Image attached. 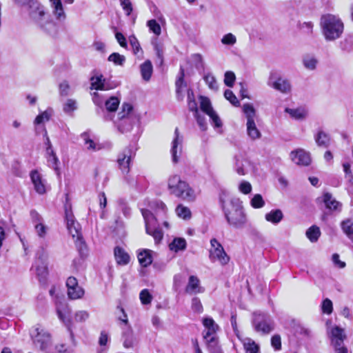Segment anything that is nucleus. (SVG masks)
Listing matches in <instances>:
<instances>
[{"label":"nucleus","mask_w":353,"mask_h":353,"mask_svg":"<svg viewBox=\"0 0 353 353\" xmlns=\"http://www.w3.org/2000/svg\"><path fill=\"white\" fill-rule=\"evenodd\" d=\"M27 7L30 19L40 31L52 38L58 35V26L43 5L37 0H29Z\"/></svg>","instance_id":"1"},{"label":"nucleus","mask_w":353,"mask_h":353,"mask_svg":"<svg viewBox=\"0 0 353 353\" xmlns=\"http://www.w3.org/2000/svg\"><path fill=\"white\" fill-rule=\"evenodd\" d=\"M220 202L228 224L236 229L243 228L247 223V216L240 199L236 197L224 199L221 196Z\"/></svg>","instance_id":"2"},{"label":"nucleus","mask_w":353,"mask_h":353,"mask_svg":"<svg viewBox=\"0 0 353 353\" xmlns=\"http://www.w3.org/2000/svg\"><path fill=\"white\" fill-rule=\"evenodd\" d=\"M168 189L171 194L185 201H195L196 194L190 185L178 174L171 175L168 179Z\"/></svg>","instance_id":"3"},{"label":"nucleus","mask_w":353,"mask_h":353,"mask_svg":"<svg viewBox=\"0 0 353 353\" xmlns=\"http://www.w3.org/2000/svg\"><path fill=\"white\" fill-rule=\"evenodd\" d=\"M322 32L327 41L339 39L343 32V23L341 20L333 14H325L321 19Z\"/></svg>","instance_id":"4"},{"label":"nucleus","mask_w":353,"mask_h":353,"mask_svg":"<svg viewBox=\"0 0 353 353\" xmlns=\"http://www.w3.org/2000/svg\"><path fill=\"white\" fill-rule=\"evenodd\" d=\"M30 336L35 347L46 353H56L51 351L52 339L50 334L40 325H35L30 332Z\"/></svg>","instance_id":"5"},{"label":"nucleus","mask_w":353,"mask_h":353,"mask_svg":"<svg viewBox=\"0 0 353 353\" xmlns=\"http://www.w3.org/2000/svg\"><path fill=\"white\" fill-rule=\"evenodd\" d=\"M252 316V325L256 332L267 334L274 330V323L269 314L255 312Z\"/></svg>","instance_id":"6"},{"label":"nucleus","mask_w":353,"mask_h":353,"mask_svg":"<svg viewBox=\"0 0 353 353\" xmlns=\"http://www.w3.org/2000/svg\"><path fill=\"white\" fill-rule=\"evenodd\" d=\"M141 213L145 221L146 233L154 238L155 243H159L162 240L163 234L157 227V218L149 210L142 209Z\"/></svg>","instance_id":"7"},{"label":"nucleus","mask_w":353,"mask_h":353,"mask_svg":"<svg viewBox=\"0 0 353 353\" xmlns=\"http://www.w3.org/2000/svg\"><path fill=\"white\" fill-rule=\"evenodd\" d=\"M243 111L247 119L246 130L248 137L252 140L260 139L261 133L257 128L254 121V118L256 117V110L254 108L250 103H245L243 105Z\"/></svg>","instance_id":"8"},{"label":"nucleus","mask_w":353,"mask_h":353,"mask_svg":"<svg viewBox=\"0 0 353 353\" xmlns=\"http://www.w3.org/2000/svg\"><path fill=\"white\" fill-rule=\"evenodd\" d=\"M132 105L128 103L122 105V110L118 114L119 121L117 124L118 130L122 132H128L132 128L134 118L132 117Z\"/></svg>","instance_id":"9"},{"label":"nucleus","mask_w":353,"mask_h":353,"mask_svg":"<svg viewBox=\"0 0 353 353\" xmlns=\"http://www.w3.org/2000/svg\"><path fill=\"white\" fill-rule=\"evenodd\" d=\"M210 260L212 261H218L221 265L227 264L230 261V257L225 252L221 244L216 239H212L210 240Z\"/></svg>","instance_id":"10"},{"label":"nucleus","mask_w":353,"mask_h":353,"mask_svg":"<svg viewBox=\"0 0 353 353\" xmlns=\"http://www.w3.org/2000/svg\"><path fill=\"white\" fill-rule=\"evenodd\" d=\"M65 214L68 232L72 235L73 239L75 237L77 238L76 241L79 242L81 245H84V242L83 241L82 235L80 231L79 224L75 221L71 210L65 208Z\"/></svg>","instance_id":"11"},{"label":"nucleus","mask_w":353,"mask_h":353,"mask_svg":"<svg viewBox=\"0 0 353 353\" xmlns=\"http://www.w3.org/2000/svg\"><path fill=\"white\" fill-rule=\"evenodd\" d=\"M135 155L130 146L126 147L118 155L117 163L119 167L123 174H128L130 170L132 159Z\"/></svg>","instance_id":"12"},{"label":"nucleus","mask_w":353,"mask_h":353,"mask_svg":"<svg viewBox=\"0 0 353 353\" xmlns=\"http://www.w3.org/2000/svg\"><path fill=\"white\" fill-rule=\"evenodd\" d=\"M33 267L35 268L37 276L40 282H44L48 274L47 258L48 256L44 250L41 254L37 253Z\"/></svg>","instance_id":"13"},{"label":"nucleus","mask_w":353,"mask_h":353,"mask_svg":"<svg viewBox=\"0 0 353 353\" xmlns=\"http://www.w3.org/2000/svg\"><path fill=\"white\" fill-rule=\"evenodd\" d=\"M183 140V136L180 135L179 128H176L170 150L172 161L174 163H177L179 161L182 154Z\"/></svg>","instance_id":"14"},{"label":"nucleus","mask_w":353,"mask_h":353,"mask_svg":"<svg viewBox=\"0 0 353 353\" xmlns=\"http://www.w3.org/2000/svg\"><path fill=\"white\" fill-rule=\"evenodd\" d=\"M68 295L70 299H81L84 294L83 289L79 285L77 279L74 276H70L66 281Z\"/></svg>","instance_id":"15"},{"label":"nucleus","mask_w":353,"mask_h":353,"mask_svg":"<svg viewBox=\"0 0 353 353\" xmlns=\"http://www.w3.org/2000/svg\"><path fill=\"white\" fill-rule=\"evenodd\" d=\"M268 85L283 93H288L291 89L290 83L287 79L276 77L275 74H271L268 81Z\"/></svg>","instance_id":"16"},{"label":"nucleus","mask_w":353,"mask_h":353,"mask_svg":"<svg viewBox=\"0 0 353 353\" xmlns=\"http://www.w3.org/2000/svg\"><path fill=\"white\" fill-rule=\"evenodd\" d=\"M290 157L292 161L297 165H308L311 162L310 153L303 149L292 151Z\"/></svg>","instance_id":"17"},{"label":"nucleus","mask_w":353,"mask_h":353,"mask_svg":"<svg viewBox=\"0 0 353 353\" xmlns=\"http://www.w3.org/2000/svg\"><path fill=\"white\" fill-rule=\"evenodd\" d=\"M329 336L332 346L344 344L343 341L346 338L344 330L339 326H334L330 330Z\"/></svg>","instance_id":"18"},{"label":"nucleus","mask_w":353,"mask_h":353,"mask_svg":"<svg viewBox=\"0 0 353 353\" xmlns=\"http://www.w3.org/2000/svg\"><path fill=\"white\" fill-rule=\"evenodd\" d=\"M50 7L53 16L56 20L63 22L66 19V14L63 10V4L61 0H51L50 1Z\"/></svg>","instance_id":"19"},{"label":"nucleus","mask_w":353,"mask_h":353,"mask_svg":"<svg viewBox=\"0 0 353 353\" xmlns=\"http://www.w3.org/2000/svg\"><path fill=\"white\" fill-rule=\"evenodd\" d=\"M203 324L207 329L206 331L203 332L204 339H208L212 336H216V332L219 330V327L212 318H204L203 320Z\"/></svg>","instance_id":"20"},{"label":"nucleus","mask_w":353,"mask_h":353,"mask_svg":"<svg viewBox=\"0 0 353 353\" xmlns=\"http://www.w3.org/2000/svg\"><path fill=\"white\" fill-rule=\"evenodd\" d=\"M30 178L36 192L40 194H44L46 192L45 181L39 172L32 170L30 172Z\"/></svg>","instance_id":"21"},{"label":"nucleus","mask_w":353,"mask_h":353,"mask_svg":"<svg viewBox=\"0 0 353 353\" xmlns=\"http://www.w3.org/2000/svg\"><path fill=\"white\" fill-rule=\"evenodd\" d=\"M323 202L327 209L331 211H341L342 204L337 201L329 192H325L323 195Z\"/></svg>","instance_id":"22"},{"label":"nucleus","mask_w":353,"mask_h":353,"mask_svg":"<svg viewBox=\"0 0 353 353\" xmlns=\"http://www.w3.org/2000/svg\"><path fill=\"white\" fill-rule=\"evenodd\" d=\"M91 87L90 89L97 90H108L112 88L105 82V79L102 74L92 77L90 78Z\"/></svg>","instance_id":"23"},{"label":"nucleus","mask_w":353,"mask_h":353,"mask_svg":"<svg viewBox=\"0 0 353 353\" xmlns=\"http://www.w3.org/2000/svg\"><path fill=\"white\" fill-rule=\"evenodd\" d=\"M199 283V279L196 276H190L189 277L188 283L185 288V292L190 294L203 292L204 290L200 287Z\"/></svg>","instance_id":"24"},{"label":"nucleus","mask_w":353,"mask_h":353,"mask_svg":"<svg viewBox=\"0 0 353 353\" xmlns=\"http://www.w3.org/2000/svg\"><path fill=\"white\" fill-rule=\"evenodd\" d=\"M114 255L117 263L121 265H125L130 262L129 254L121 247L117 246L114 250Z\"/></svg>","instance_id":"25"},{"label":"nucleus","mask_w":353,"mask_h":353,"mask_svg":"<svg viewBox=\"0 0 353 353\" xmlns=\"http://www.w3.org/2000/svg\"><path fill=\"white\" fill-rule=\"evenodd\" d=\"M314 140L319 147L327 148L330 145V137L323 130H319L314 135Z\"/></svg>","instance_id":"26"},{"label":"nucleus","mask_w":353,"mask_h":353,"mask_svg":"<svg viewBox=\"0 0 353 353\" xmlns=\"http://www.w3.org/2000/svg\"><path fill=\"white\" fill-rule=\"evenodd\" d=\"M152 251L148 249L140 250L137 254L138 260L142 267L146 268L152 263Z\"/></svg>","instance_id":"27"},{"label":"nucleus","mask_w":353,"mask_h":353,"mask_svg":"<svg viewBox=\"0 0 353 353\" xmlns=\"http://www.w3.org/2000/svg\"><path fill=\"white\" fill-rule=\"evenodd\" d=\"M265 218L267 221L277 225L283 219V214L279 209L272 210L265 214Z\"/></svg>","instance_id":"28"},{"label":"nucleus","mask_w":353,"mask_h":353,"mask_svg":"<svg viewBox=\"0 0 353 353\" xmlns=\"http://www.w3.org/2000/svg\"><path fill=\"white\" fill-rule=\"evenodd\" d=\"M186 246H187V243H186V241L185 239L181 238V237H176L170 243L169 248L172 251L178 252L179 251L185 250L186 248Z\"/></svg>","instance_id":"29"},{"label":"nucleus","mask_w":353,"mask_h":353,"mask_svg":"<svg viewBox=\"0 0 353 353\" xmlns=\"http://www.w3.org/2000/svg\"><path fill=\"white\" fill-rule=\"evenodd\" d=\"M122 338L125 348H130L134 346L135 340L131 328L127 327L125 330L123 331Z\"/></svg>","instance_id":"30"},{"label":"nucleus","mask_w":353,"mask_h":353,"mask_svg":"<svg viewBox=\"0 0 353 353\" xmlns=\"http://www.w3.org/2000/svg\"><path fill=\"white\" fill-rule=\"evenodd\" d=\"M235 170L239 175H245L247 173L245 165L248 161L243 159L241 155H236L235 157Z\"/></svg>","instance_id":"31"},{"label":"nucleus","mask_w":353,"mask_h":353,"mask_svg":"<svg viewBox=\"0 0 353 353\" xmlns=\"http://www.w3.org/2000/svg\"><path fill=\"white\" fill-rule=\"evenodd\" d=\"M46 157L48 159V165L56 171L57 174H59V168H58L59 159H58L54 151L53 150V149L49 148L48 151H46Z\"/></svg>","instance_id":"32"},{"label":"nucleus","mask_w":353,"mask_h":353,"mask_svg":"<svg viewBox=\"0 0 353 353\" xmlns=\"http://www.w3.org/2000/svg\"><path fill=\"white\" fill-rule=\"evenodd\" d=\"M142 78L145 81H148L151 78L152 73V65L150 61L147 60L140 66Z\"/></svg>","instance_id":"33"},{"label":"nucleus","mask_w":353,"mask_h":353,"mask_svg":"<svg viewBox=\"0 0 353 353\" xmlns=\"http://www.w3.org/2000/svg\"><path fill=\"white\" fill-rule=\"evenodd\" d=\"M205 340L210 353H222L221 347L218 344L216 336H212L210 339Z\"/></svg>","instance_id":"34"},{"label":"nucleus","mask_w":353,"mask_h":353,"mask_svg":"<svg viewBox=\"0 0 353 353\" xmlns=\"http://www.w3.org/2000/svg\"><path fill=\"white\" fill-rule=\"evenodd\" d=\"M81 139L84 141V145L86 146L87 150L91 151H96L100 150V146L94 142L92 139L90 138V135L88 132H83L81 134Z\"/></svg>","instance_id":"35"},{"label":"nucleus","mask_w":353,"mask_h":353,"mask_svg":"<svg viewBox=\"0 0 353 353\" xmlns=\"http://www.w3.org/2000/svg\"><path fill=\"white\" fill-rule=\"evenodd\" d=\"M305 235L312 243L316 242L321 236L320 229L316 225H312L307 230Z\"/></svg>","instance_id":"36"},{"label":"nucleus","mask_w":353,"mask_h":353,"mask_svg":"<svg viewBox=\"0 0 353 353\" xmlns=\"http://www.w3.org/2000/svg\"><path fill=\"white\" fill-rule=\"evenodd\" d=\"M243 344L247 353H257L259 350V346L250 338L243 339Z\"/></svg>","instance_id":"37"},{"label":"nucleus","mask_w":353,"mask_h":353,"mask_svg":"<svg viewBox=\"0 0 353 353\" xmlns=\"http://www.w3.org/2000/svg\"><path fill=\"white\" fill-rule=\"evenodd\" d=\"M150 207L156 212L157 215L162 214L165 216L167 212V207L165 204L159 200H155L151 202Z\"/></svg>","instance_id":"38"},{"label":"nucleus","mask_w":353,"mask_h":353,"mask_svg":"<svg viewBox=\"0 0 353 353\" xmlns=\"http://www.w3.org/2000/svg\"><path fill=\"white\" fill-rule=\"evenodd\" d=\"M120 101L116 97H111L105 101V109L109 112H114L119 105Z\"/></svg>","instance_id":"39"},{"label":"nucleus","mask_w":353,"mask_h":353,"mask_svg":"<svg viewBox=\"0 0 353 353\" xmlns=\"http://www.w3.org/2000/svg\"><path fill=\"white\" fill-rule=\"evenodd\" d=\"M203 79L210 90L215 92L218 90L219 86L217 81L215 77L211 73L208 72L205 74L203 76Z\"/></svg>","instance_id":"40"},{"label":"nucleus","mask_w":353,"mask_h":353,"mask_svg":"<svg viewBox=\"0 0 353 353\" xmlns=\"http://www.w3.org/2000/svg\"><path fill=\"white\" fill-rule=\"evenodd\" d=\"M200 108L201 110L205 112L206 114H210L211 112H214L210 101L208 98L205 97H200Z\"/></svg>","instance_id":"41"},{"label":"nucleus","mask_w":353,"mask_h":353,"mask_svg":"<svg viewBox=\"0 0 353 353\" xmlns=\"http://www.w3.org/2000/svg\"><path fill=\"white\" fill-rule=\"evenodd\" d=\"M176 213L180 218L183 219H189L191 217L190 210L181 204H179L176 208Z\"/></svg>","instance_id":"42"},{"label":"nucleus","mask_w":353,"mask_h":353,"mask_svg":"<svg viewBox=\"0 0 353 353\" xmlns=\"http://www.w3.org/2000/svg\"><path fill=\"white\" fill-rule=\"evenodd\" d=\"M294 329L295 334L301 338H309L311 336V330L302 325H296Z\"/></svg>","instance_id":"43"},{"label":"nucleus","mask_w":353,"mask_h":353,"mask_svg":"<svg viewBox=\"0 0 353 353\" xmlns=\"http://www.w3.org/2000/svg\"><path fill=\"white\" fill-rule=\"evenodd\" d=\"M341 228L343 232L350 238L353 236V221L347 219L341 223Z\"/></svg>","instance_id":"44"},{"label":"nucleus","mask_w":353,"mask_h":353,"mask_svg":"<svg viewBox=\"0 0 353 353\" xmlns=\"http://www.w3.org/2000/svg\"><path fill=\"white\" fill-rule=\"evenodd\" d=\"M285 112H288L292 118L295 119H302L305 117L306 112L303 109H291L286 108Z\"/></svg>","instance_id":"45"},{"label":"nucleus","mask_w":353,"mask_h":353,"mask_svg":"<svg viewBox=\"0 0 353 353\" xmlns=\"http://www.w3.org/2000/svg\"><path fill=\"white\" fill-rule=\"evenodd\" d=\"M108 60L117 65H123L125 61V57L117 52H113L108 57Z\"/></svg>","instance_id":"46"},{"label":"nucleus","mask_w":353,"mask_h":353,"mask_svg":"<svg viewBox=\"0 0 353 353\" xmlns=\"http://www.w3.org/2000/svg\"><path fill=\"white\" fill-rule=\"evenodd\" d=\"M51 115H52V110L51 109L47 110L41 112V114H39L35 118L34 123L37 125H39V124L46 122V121H48L50 120Z\"/></svg>","instance_id":"47"},{"label":"nucleus","mask_w":353,"mask_h":353,"mask_svg":"<svg viewBox=\"0 0 353 353\" xmlns=\"http://www.w3.org/2000/svg\"><path fill=\"white\" fill-rule=\"evenodd\" d=\"M147 26L150 31L153 32L156 36H159L161 33V28L155 19L148 21Z\"/></svg>","instance_id":"48"},{"label":"nucleus","mask_w":353,"mask_h":353,"mask_svg":"<svg viewBox=\"0 0 353 353\" xmlns=\"http://www.w3.org/2000/svg\"><path fill=\"white\" fill-rule=\"evenodd\" d=\"M304 66L308 70H314L317 64V60L312 56H305L303 60Z\"/></svg>","instance_id":"49"},{"label":"nucleus","mask_w":353,"mask_h":353,"mask_svg":"<svg viewBox=\"0 0 353 353\" xmlns=\"http://www.w3.org/2000/svg\"><path fill=\"white\" fill-rule=\"evenodd\" d=\"M77 109V103L76 100L69 99L63 105V110L65 113H70Z\"/></svg>","instance_id":"50"},{"label":"nucleus","mask_w":353,"mask_h":353,"mask_svg":"<svg viewBox=\"0 0 353 353\" xmlns=\"http://www.w3.org/2000/svg\"><path fill=\"white\" fill-rule=\"evenodd\" d=\"M251 205L254 208H261L264 206L265 201L263 199V197L261 194H255L253 198L251 199Z\"/></svg>","instance_id":"51"},{"label":"nucleus","mask_w":353,"mask_h":353,"mask_svg":"<svg viewBox=\"0 0 353 353\" xmlns=\"http://www.w3.org/2000/svg\"><path fill=\"white\" fill-rule=\"evenodd\" d=\"M225 98L228 100L233 105L238 107L240 105V102L234 94L233 92L230 90H226L224 92Z\"/></svg>","instance_id":"52"},{"label":"nucleus","mask_w":353,"mask_h":353,"mask_svg":"<svg viewBox=\"0 0 353 353\" xmlns=\"http://www.w3.org/2000/svg\"><path fill=\"white\" fill-rule=\"evenodd\" d=\"M140 300L144 305L150 303L152 299V295L150 294L148 290L144 289L141 290L139 294Z\"/></svg>","instance_id":"53"},{"label":"nucleus","mask_w":353,"mask_h":353,"mask_svg":"<svg viewBox=\"0 0 353 353\" xmlns=\"http://www.w3.org/2000/svg\"><path fill=\"white\" fill-rule=\"evenodd\" d=\"M236 77L233 72L227 71L224 75V83L228 87H232L235 81Z\"/></svg>","instance_id":"54"},{"label":"nucleus","mask_w":353,"mask_h":353,"mask_svg":"<svg viewBox=\"0 0 353 353\" xmlns=\"http://www.w3.org/2000/svg\"><path fill=\"white\" fill-rule=\"evenodd\" d=\"M192 59L194 63V66L197 70L204 69V63L200 54H194L192 55Z\"/></svg>","instance_id":"55"},{"label":"nucleus","mask_w":353,"mask_h":353,"mask_svg":"<svg viewBox=\"0 0 353 353\" xmlns=\"http://www.w3.org/2000/svg\"><path fill=\"white\" fill-rule=\"evenodd\" d=\"M236 42V37L232 33L225 34L221 39V43L224 45L233 46Z\"/></svg>","instance_id":"56"},{"label":"nucleus","mask_w":353,"mask_h":353,"mask_svg":"<svg viewBox=\"0 0 353 353\" xmlns=\"http://www.w3.org/2000/svg\"><path fill=\"white\" fill-rule=\"evenodd\" d=\"M353 44L352 38L347 37L340 42V48L342 50L350 51Z\"/></svg>","instance_id":"57"},{"label":"nucleus","mask_w":353,"mask_h":353,"mask_svg":"<svg viewBox=\"0 0 353 353\" xmlns=\"http://www.w3.org/2000/svg\"><path fill=\"white\" fill-rule=\"evenodd\" d=\"M130 43L132 48L133 52L135 54H138L139 52H142L140 44L137 40V39L134 36H131L129 38Z\"/></svg>","instance_id":"58"},{"label":"nucleus","mask_w":353,"mask_h":353,"mask_svg":"<svg viewBox=\"0 0 353 353\" xmlns=\"http://www.w3.org/2000/svg\"><path fill=\"white\" fill-rule=\"evenodd\" d=\"M208 116L212 121V124L215 128H221L222 126L221 120L215 111L211 112Z\"/></svg>","instance_id":"59"},{"label":"nucleus","mask_w":353,"mask_h":353,"mask_svg":"<svg viewBox=\"0 0 353 353\" xmlns=\"http://www.w3.org/2000/svg\"><path fill=\"white\" fill-rule=\"evenodd\" d=\"M89 318V313L85 310H80L75 313L74 320L77 322H83Z\"/></svg>","instance_id":"60"},{"label":"nucleus","mask_w":353,"mask_h":353,"mask_svg":"<svg viewBox=\"0 0 353 353\" xmlns=\"http://www.w3.org/2000/svg\"><path fill=\"white\" fill-rule=\"evenodd\" d=\"M179 74H180V76L179 77L178 79L176 81V93L178 95L179 94V93L181 92V86L184 83L185 72H184V69L182 67L180 68Z\"/></svg>","instance_id":"61"},{"label":"nucleus","mask_w":353,"mask_h":353,"mask_svg":"<svg viewBox=\"0 0 353 353\" xmlns=\"http://www.w3.org/2000/svg\"><path fill=\"white\" fill-rule=\"evenodd\" d=\"M332 302L329 299H325L322 303V310L323 313L330 314L332 312Z\"/></svg>","instance_id":"62"},{"label":"nucleus","mask_w":353,"mask_h":353,"mask_svg":"<svg viewBox=\"0 0 353 353\" xmlns=\"http://www.w3.org/2000/svg\"><path fill=\"white\" fill-rule=\"evenodd\" d=\"M192 309L197 313H201L203 312V306L201 301L197 297H194L192 300Z\"/></svg>","instance_id":"63"},{"label":"nucleus","mask_w":353,"mask_h":353,"mask_svg":"<svg viewBox=\"0 0 353 353\" xmlns=\"http://www.w3.org/2000/svg\"><path fill=\"white\" fill-rule=\"evenodd\" d=\"M121 6L125 12L129 16L132 12V5L130 0H120Z\"/></svg>","instance_id":"64"}]
</instances>
